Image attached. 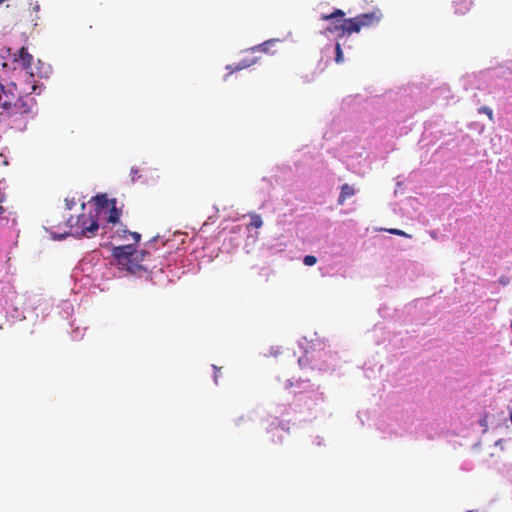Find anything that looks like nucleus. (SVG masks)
Returning <instances> with one entry per match:
<instances>
[{
    "label": "nucleus",
    "instance_id": "f257e3e1",
    "mask_svg": "<svg viewBox=\"0 0 512 512\" xmlns=\"http://www.w3.org/2000/svg\"><path fill=\"white\" fill-rule=\"evenodd\" d=\"M35 101L31 97H20L16 85L4 86L0 83V115L11 122L26 123L33 114Z\"/></svg>",
    "mask_w": 512,
    "mask_h": 512
},
{
    "label": "nucleus",
    "instance_id": "f03ea898",
    "mask_svg": "<svg viewBox=\"0 0 512 512\" xmlns=\"http://www.w3.org/2000/svg\"><path fill=\"white\" fill-rule=\"evenodd\" d=\"M146 254L145 251H136L132 244L120 245L112 249V256L118 265L133 274L143 270L141 262Z\"/></svg>",
    "mask_w": 512,
    "mask_h": 512
},
{
    "label": "nucleus",
    "instance_id": "7ed1b4c3",
    "mask_svg": "<svg viewBox=\"0 0 512 512\" xmlns=\"http://www.w3.org/2000/svg\"><path fill=\"white\" fill-rule=\"evenodd\" d=\"M99 212L97 210L83 213L78 217H70L67 220V225L73 230V234L78 237L91 238L96 235L99 229Z\"/></svg>",
    "mask_w": 512,
    "mask_h": 512
},
{
    "label": "nucleus",
    "instance_id": "20e7f679",
    "mask_svg": "<svg viewBox=\"0 0 512 512\" xmlns=\"http://www.w3.org/2000/svg\"><path fill=\"white\" fill-rule=\"evenodd\" d=\"M345 12L341 9H335L330 14H322L320 19L323 21H330L329 26L326 28L327 33L337 34L338 37L345 35H351L352 31H349L348 19H345Z\"/></svg>",
    "mask_w": 512,
    "mask_h": 512
},
{
    "label": "nucleus",
    "instance_id": "39448f33",
    "mask_svg": "<svg viewBox=\"0 0 512 512\" xmlns=\"http://www.w3.org/2000/svg\"><path fill=\"white\" fill-rule=\"evenodd\" d=\"M383 14L379 8L373 9L371 12L362 13L353 18H348L349 31L359 33L362 28H368L380 23Z\"/></svg>",
    "mask_w": 512,
    "mask_h": 512
},
{
    "label": "nucleus",
    "instance_id": "423d86ee",
    "mask_svg": "<svg viewBox=\"0 0 512 512\" xmlns=\"http://www.w3.org/2000/svg\"><path fill=\"white\" fill-rule=\"evenodd\" d=\"M99 208L96 209L99 212V215L104 213L107 214L106 220L108 223L116 224L119 222V218L121 216V210L116 207V200H108L106 195H97L95 197Z\"/></svg>",
    "mask_w": 512,
    "mask_h": 512
},
{
    "label": "nucleus",
    "instance_id": "0eeeda50",
    "mask_svg": "<svg viewBox=\"0 0 512 512\" xmlns=\"http://www.w3.org/2000/svg\"><path fill=\"white\" fill-rule=\"evenodd\" d=\"M472 6L471 0H454L453 7L454 13L459 15L466 14Z\"/></svg>",
    "mask_w": 512,
    "mask_h": 512
},
{
    "label": "nucleus",
    "instance_id": "6e6552de",
    "mask_svg": "<svg viewBox=\"0 0 512 512\" xmlns=\"http://www.w3.org/2000/svg\"><path fill=\"white\" fill-rule=\"evenodd\" d=\"M16 61H21L24 68H30L33 61V56L28 52L25 47L20 48L15 58Z\"/></svg>",
    "mask_w": 512,
    "mask_h": 512
},
{
    "label": "nucleus",
    "instance_id": "1a4fd4ad",
    "mask_svg": "<svg viewBox=\"0 0 512 512\" xmlns=\"http://www.w3.org/2000/svg\"><path fill=\"white\" fill-rule=\"evenodd\" d=\"M354 194H355V189H354L353 186H351V185H349L347 183L343 184L341 186V191H340L337 203L339 205H343L345 203V201L348 198L352 197Z\"/></svg>",
    "mask_w": 512,
    "mask_h": 512
},
{
    "label": "nucleus",
    "instance_id": "9d476101",
    "mask_svg": "<svg viewBox=\"0 0 512 512\" xmlns=\"http://www.w3.org/2000/svg\"><path fill=\"white\" fill-rule=\"evenodd\" d=\"M256 62H257L256 58H244L236 66L228 65L226 67V69L229 70V73L231 74L235 71L246 69V68L254 65Z\"/></svg>",
    "mask_w": 512,
    "mask_h": 512
},
{
    "label": "nucleus",
    "instance_id": "9b49d317",
    "mask_svg": "<svg viewBox=\"0 0 512 512\" xmlns=\"http://www.w3.org/2000/svg\"><path fill=\"white\" fill-rule=\"evenodd\" d=\"M344 60L343 58V52L340 43H336L335 45V61L336 63L340 64Z\"/></svg>",
    "mask_w": 512,
    "mask_h": 512
},
{
    "label": "nucleus",
    "instance_id": "f8f14e48",
    "mask_svg": "<svg viewBox=\"0 0 512 512\" xmlns=\"http://www.w3.org/2000/svg\"><path fill=\"white\" fill-rule=\"evenodd\" d=\"M263 224L262 218L258 214H254L251 216V225L255 228H260Z\"/></svg>",
    "mask_w": 512,
    "mask_h": 512
},
{
    "label": "nucleus",
    "instance_id": "ddd939ff",
    "mask_svg": "<svg viewBox=\"0 0 512 512\" xmlns=\"http://www.w3.org/2000/svg\"><path fill=\"white\" fill-rule=\"evenodd\" d=\"M478 113L480 114H486L488 116V118L493 121L494 119V116H493V111L491 108L487 107V106H482L478 109Z\"/></svg>",
    "mask_w": 512,
    "mask_h": 512
},
{
    "label": "nucleus",
    "instance_id": "4468645a",
    "mask_svg": "<svg viewBox=\"0 0 512 512\" xmlns=\"http://www.w3.org/2000/svg\"><path fill=\"white\" fill-rule=\"evenodd\" d=\"M129 230L126 229V227H119L116 230V235L120 239H127V236H129Z\"/></svg>",
    "mask_w": 512,
    "mask_h": 512
},
{
    "label": "nucleus",
    "instance_id": "2eb2a0df",
    "mask_svg": "<svg viewBox=\"0 0 512 512\" xmlns=\"http://www.w3.org/2000/svg\"><path fill=\"white\" fill-rule=\"evenodd\" d=\"M316 262H317V258L313 255H306L303 259V263L306 266H312V265L316 264Z\"/></svg>",
    "mask_w": 512,
    "mask_h": 512
},
{
    "label": "nucleus",
    "instance_id": "dca6fc26",
    "mask_svg": "<svg viewBox=\"0 0 512 512\" xmlns=\"http://www.w3.org/2000/svg\"><path fill=\"white\" fill-rule=\"evenodd\" d=\"M388 232L391 233V234L402 236V237H406V238H410L411 237V235L407 234L405 231L400 230V229H389Z\"/></svg>",
    "mask_w": 512,
    "mask_h": 512
},
{
    "label": "nucleus",
    "instance_id": "f3484780",
    "mask_svg": "<svg viewBox=\"0 0 512 512\" xmlns=\"http://www.w3.org/2000/svg\"><path fill=\"white\" fill-rule=\"evenodd\" d=\"M129 236L133 239V246L136 245L141 239V235L138 232H129Z\"/></svg>",
    "mask_w": 512,
    "mask_h": 512
},
{
    "label": "nucleus",
    "instance_id": "a211bd4d",
    "mask_svg": "<svg viewBox=\"0 0 512 512\" xmlns=\"http://www.w3.org/2000/svg\"><path fill=\"white\" fill-rule=\"evenodd\" d=\"M139 170L137 168H131V180L134 182L136 179H138L140 176L138 175Z\"/></svg>",
    "mask_w": 512,
    "mask_h": 512
},
{
    "label": "nucleus",
    "instance_id": "6ab92c4d",
    "mask_svg": "<svg viewBox=\"0 0 512 512\" xmlns=\"http://www.w3.org/2000/svg\"><path fill=\"white\" fill-rule=\"evenodd\" d=\"M65 204H66V208H67L68 210H71V209H72V207L75 205V201H74V199H73V198H72V199H68V198H67V199H65Z\"/></svg>",
    "mask_w": 512,
    "mask_h": 512
},
{
    "label": "nucleus",
    "instance_id": "aec40b11",
    "mask_svg": "<svg viewBox=\"0 0 512 512\" xmlns=\"http://www.w3.org/2000/svg\"><path fill=\"white\" fill-rule=\"evenodd\" d=\"M270 42H265L263 44H260L259 46H256V47H253L252 50H261V51H267V45L269 44Z\"/></svg>",
    "mask_w": 512,
    "mask_h": 512
},
{
    "label": "nucleus",
    "instance_id": "412c9836",
    "mask_svg": "<svg viewBox=\"0 0 512 512\" xmlns=\"http://www.w3.org/2000/svg\"><path fill=\"white\" fill-rule=\"evenodd\" d=\"M213 369H214V381H215V383H217L218 382V375H219L218 371L220 370V368H218L217 366L213 365Z\"/></svg>",
    "mask_w": 512,
    "mask_h": 512
},
{
    "label": "nucleus",
    "instance_id": "4be33fe9",
    "mask_svg": "<svg viewBox=\"0 0 512 512\" xmlns=\"http://www.w3.org/2000/svg\"><path fill=\"white\" fill-rule=\"evenodd\" d=\"M499 282L502 284V285H507L509 283V279L508 278H505V277H501L499 279Z\"/></svg>",
    "mask_w": 512,
    "mask_h": 512
},
{
    "label": "nucleus",
    "instance_id": "5701e85b",
    "mask_svg": "<svg viewBox=\"0 0 512 512\" xmlns=\"http://www.w3.org/2000/svg\"><path fill=\"white\" fill-rule=\"evenodd\" d=\"M4 212H5V209L0 205V219H3Z\"/></svg>",
    "mask_w": 512,
    "mask_h": 512
},
{
    "label": "nucleus",
    "instance_id": "b1692460",
    "mask_svg": "<svg viewBox=\"0 0 512 512\" xmlns=\"http://www.w3.org/2000/svg\"><path fill=\"white\" fill-rule=\"evenodd\" d=\"M480 425L481 426H486L485 419L480 420Z\"/></svg>",
    "mask_w": 512,
    "mask_h": 512
},
{
    "label": "nucleus",
    "instance_id": "393cba45",
    "mask_svg": "<svg viewBox=\"0 0 512 512\" xmlns=\"http://www.w3.org/2000/svg\"><path fill=\"white\" fill-rule=\"evenodd\" d=\"M3 200V195L0 193V203L2 202Z\"/></svg>",
    "mask_w": 512,
    "mask_h": 512
},
{
    "label": "nucleus",
    "instance_id": "a878e982",
    "mask_svg": "<svg viewBox=\"0 0 512 512\" xmlns=\"http://www.w3.org/2000/svg\"><path fill=\"white\" fill-rule=\"evenodd\" d=\"M38 9H39V6H38V5H36V6L34 7V10L38 11Z\"/></svg>",
    "mask_w": 512,
    "mask_h": 512
},
{
    "label": "nucleus",
    "instance_id": "bb28decb",
    "mask_svg": "<svg viewBox=\"0 0 512 512\" xmlns=\"http://www.w3.org/2000/svg\"><path fill=\"white\" fill-rule=\"evenodd\" d=\"M510 422H511V425H512V418H509Z\"/></svg>",
    "mask_w": 512,
    "mask_h": 512
},
{
    "label": "nucleus",
    "instance_id": "cd10ccee",
    "mask_svg": "<svg viewBox=\"0 0 512 512\" xmlns=\"http://www.w3.org/2000/svg\"><path fill=\"white\" fill-rule=\"evenodd\" d=\"M510 416L512 417V411H511V414H510Z\"/></svg>",
    "mask_w": 512,
    "mask_h": 512
},
{
    "label": "nucleus",
    "instance_id": "c85d7f7f",
    "mask_svg": "<svg viewBox=\"0 0 512 512\" xmlns=\"http://www.w3.org/2000/svg\"><path fill=\"white\" fill-rule=\"evenodd\" d=\"M468 512H473V511H468Z\"/></svg>",
    "mask_w": 512,
    "mask_h": 512
}]
</instances>
